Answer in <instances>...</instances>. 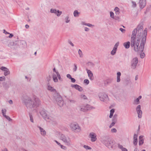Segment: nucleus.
<instances>
[{
    "label": "nucleus",
    "mask_w": 151,
    "mask_h": 151,
    "mask_svg": "<svg viewBox=\"0 0 151 151\" xmlns=\"http://www.w3.org/2000/svg\"><path fill=\"white\" fill-rule=\"evenodd\" d=\"M143 27L138 25L132 32L131 39V46L134 47L135 52H142L144 50L147 35V29L143 30Z\"/></svg>",
    "instance_id": "obj_1"
},
{
    "label": "nucleus",
    "mask_w": 151,
    "mask_h": 151,
    "mask_svg": "<svg viewBox=\"0 0 151 151\" xmlns=\"http://www.w3.org/2000/svg\"><path fill=\"white\" fill-rule=\"evenodd\" d=\"M24 101L27 107L29 109L38 106L40 102L38 98H35L32 99L28 96L25 97Z\"/></svg>",
    "instance_id": "obj_2"
},
{
    "label": "nucleus",
    "mask_w": 151,
    "mask_h": 151,
    "mask_svg": "<svg viewBox=\"0 0 151 151\" xmlns=\"http://www.w3.org/2000/svg\"><path fill=\"white\" fill-rule=\"evenodd\" d=\"M102 141L104 144L110 149L113 148L114 147L115 144L114 141L109 136H105L102 137Z\"/></svg>",
    "instance_id": "obj_3"
},
{
    "label": "nucleus",
    "mask_w": 151,
    "mask_h": 151,
    "mask_svg": "<svg viewBox=\"0 0 151 151\" xmlns=\"http://www.w3.org/2000/svg\"><path fill=\"white\" fill-rule=\"evenodd\" d=\"M59 139L68 146H69L72 145L71 139L68 136L60 134Z\"/></svg>",
    "instance_id": "obj_4"
},
{
    "label": "nucleus",
    "mask_w": 151,
    "mask_h": 151,
    "mask_svg": "<svg viewBox=\"0 0 151 151\" xmlns=\"http://www.w3.org/2000/svg\"><path fill=\"white\" fill-rule=\"evenodd\" d=\"M54 100L55 101L56 103L60 106H63V101L61 96L57 93L55 92L53 94Z\"/></svg>",
    "instance_id": "obj_5"
},
{
    "label": "nucleus",
    "mask_w": 151,
    "mask_h": 151,
    "mask_svg": "<svg viewBox=\"0 0 151 151\" xmlns=\"http://www.w3.org/2000/svg\"><path fill=\"white\" fill-rule=\"evenodd\" d=\"M70 127L73 131L76 132H79L81 128L79 125L75 123H71L70 125Z\"/></svg>",
    "instance_id": "obj_6"
},
{
    "label": "nucleus",
    "mask_w": 151,
    "mask_h": 151,
    "mask_svg": "<svg viewBox=\"0 0 151 151\" xmlns=\"http://www.w3.org/2000/svg\"><path fill=\"white\" fill-rule=\"evenodd\" d=\"M46 121L53 125H56L57 124L56 117L53 115L48 116L47 118L46 119Z\"/></svg>",
    "instance_id": "obj_7"
},
{
    "label": "nucleus",
    "mask_w": 151,
    "mask_h": 151,
    "mask_svg": "<svg viewBox=\"0 0 151 151\" xmlns=\"http://www.w3.org/2000/svg\"><path fill=\"white\" fill-rule=\"evenodd\" d=\"M138 61V59L137 57L133 58L132 59L131 62V67L132 69H134L136 68Z\"/></svg>",
    "instance_id": "obj_8"
},
{
    "label": "nucleus",
    "mask_w": 151,
    "mask_h": 151,
    "mask_svg": "<svg viewBox=\"0 0 151 151\" xmlns=\"http://www.w3.org/2000/svg\"><path fill=\"white\" fill-rule=\"evenodd\" d=\"M99 96L100 100L102 101H107L109 100L108 96L104 93H100Z\"/></svg>",
    "instance_id": "obj_9"
},
{
    "label": "nucleus",
    "mask_w": 151,
    "mask_h": 151,
    "mask_svg": "<svg viewBox=\"0 0 151 151\" xmlns=\"http://www.w3.org/2000/svg\"><path fill=\"white\" fill-rule=\"evenodd\" d=\"M89 137L92 142H95L97 140V135L94 132H91L89 134Z\"/></svg>",
    "instance_id": "obj_10"
},
{
    "label": "nucleus",
    "mask_w": 151,
    "mask_h": 151,
    "mask_svg": "<svg viewBox=\"0 0 151 151\" xmlns=\"http://www.w3.org/2000/svg\"><path fill=\"white\" fill-rule=\"evenodd\" d=\"M50 12L52 13H54L58 17L60 16L62 14L61 11H60L59 10H57L55 9L52 8L50 9Z\"/></svg>",
    "instance_id": "obj_11"
},
{
    "label": "nucleus",
    "mask_w": 151,
    "mask_h": 151,
    "mask_svg": "<svg viewBox=\"0 0 151 151\" xmlns=\"http://www.w3.org/2000/svg\"><path fill=\"white\" fill-rule=\"evenodd\" d=\"M119 42H117L115 45L112 50L111 52V55H114L115 54L116 51L117 50L118 47V46L119 45Z\"/></svg>",
    "instance_id": "obj_12"
},
{
    "label": "nucleus",
    "mask_w": 151,
    "mask_h": 151,
    "mask_svg": "<svg viewBox=\"0 0 151 151\" xmlns=\"http://www.w3.org/2000/svg\"><path fill=\"white\" fill-rule=\"evenodd\" d=\"M136 110L138 114V118H141L142 116V112L141 110L140 105H138L136 108Z\"/></svg>",
    "instance_id": "obj_13"
},
{
    "label": "nucleus",
    "mask_w": 151,
    "mask_h": 151,
    "mask_svg": "<svg viewBox=\"0 0 151 151\" xmlns=\"http://www.w3.org/2000/svg\"><path fill=\"white\" fill-rule=\"evenodd\" d=\"M0 69L4 72V74L5 76L8 75L10 73L9 69L3 66L1 67L0 68Z\"/></svg>",
    "instance_id": "obj_14"
},
{
    "label": "nucleus",
    "mask_w": 151,
    "mask_h": 151,
    "mask_svg": "<svg viewBox=\"0 0 151 151\" xmlns=\"http://www.w3.org/2000/svg\"><path fill=\"white\" fill-rule=\"evenodd\" d=\"M37 127L39 129L41 135L43 136H45L46 135V132L43 128H42L41 127L38 125H37Z\"/></svg>",
    "instance_id": "obj_15"
},
{
    "label": "nucleus",
    "mask_w": 151,
    "mask_h": 151,
    "mask_svg": "<svg viewBox=\"0 0 151 151\" xmlns=\"http://www.w3.org/2000/svg\"><path fill=\"white\" fill-rule=\"evenodd\" d=\"M86 70L87 71V73H88L89 79L91 80H93L94 79V77L92 72L90 70L87 69H86Z\"/></svg>",
    "instance_id": "obj_16"
},
{
    "label": "nucleus",
    "mask_w": 151,
    "mask_h": 151,
    "mask_svg": "<svg viewBox=\"0 0 151 151\" xmlns=\"http://www.w3.org/2000/svg\"><path fill=\"white\" fill-rule=\"evenodd\" d=\"M71 86L72 87L75 88L76 89L78 90V91H81L83 90L82 88L80 86L77 84H72L71 85Z\"/></svg>",
    "instance_id": "obj_17"
},
{
    "label": "nucleus",
    "mask_w": 151,
    "mask_h": 151,
    "mask_svg": "<svg viewBox=\"0 0 151 151\" xmlns=\"http://www.w3.org/2000/svg\"><path fill=\"white\" fill-rule=\"evenodd\" d=\"M139 4L140 7L143 8L146 4V0H140Z\"/></svg>",
    "instance_id": "obj_18"
},
{
    "label": "nucleus",
    "mask_w": 151,
    "mask_h": 151,
    "mask_svg": "<svg viewBox=\"0 0 151 151\" xmlns=\"http://www.w3.org/2000/svg\"><path fill=\"white\" fill-rule=\"evenodd\" d=\"M133 139V144L134 145H136L137 143V134H134Z\"/></svg>",
    "instance_id": "obj_19"
},
{
    "label": "nucleus",
    "mask_w": 151,
    "mask_h": 151,
    "mask_svg": "<svg viewBox=\"0 0 151 151\" xmlns=\"http://www.w3.org/2000/svg\"><path fill=\"white\" fill-rule=\"evenodd\" d=\"M40 114L42 117L46 120V119L47 118L48 116L47 115L46 112L42 111L40 112Z\"/></svg>",
    "instance_id": "obj_20"
},
{
    "label": "nucleus",
    "mask_w": 151,
    "mask_h": 151,
    "mask_svg": "<svg viewBox=\"0 0 151 151\" xmlns=\"http://www.w3.org/2000/svg\"><path fill=\"white\" fill-rule=\"evenodd\" d=\"M52 77L53 81L55 82H57L58 81V80L57 78V74L56 73H53L52 75Z\"/></svg>",
    "instance_id": "obj_21"
},
{
    "label": "nucleus",
    "mask_w": 151,
    "mask_h": 151,
    "mask_svg": "<svg viewBox=\"0 0 151 151\" xmlns=\"http://www.w3.org/2000/svg\"><path fill=\"white\" fill-rule=\"evenodd\" d=\"M142 98L141 96H139L138 98L134 100L133 104H138L139 103V100Z\"/></svg>",
    "instance_id": "obj_22"
},
{
    "label": "nucleus",
    "mask_w": 151,
    "mask_h": 151,
    "mask_svg": "<svg viewBox=\"0 0 151 151\" xmlns=\"http://www.w3.org/2000/svg\"><path fill=\"white\" fill-rule=\"evenodd\" d=\"M143 137L142 136H140L139 137V144L140 146L142 145L144 143V139H143Z\"/></svg>",
    "instance_id": "obj_23"
},
{
    "label": "nucleus",
    "mask_w": 151,
    "mask_h": 151,
    "mask_svg": "<svg viewBox=\"0 0 151 151\" xmlns=\"http://www.w3.org/2000/svg\"><path fill=\"white\" fill-rule=\"evenodd\" d=\"M117 80L116 82L118 83L120 81V76H121V73L120 72H118L117 73Z\"/></svg>",
    "instance_id": "obj_24"
},
{
    "label": "nucleus",
    "mask_w": 151,
    "mask_h": 151,
    "mask_svg": "<svg viewBox=\"0 0 151 151\" xmlns=\"http://www.w3.org/2000/svg\"><path fill=\"white\" fill-rule=\"evenodd\" d=\"M118 147L122 151H128L127 150L123 147V146L119 144H118Z\"/></svg>",
    "instance_id": "obj_25"
},
{
    "label": "nucleus",
    "mask_w": 151,
    "mask_h": 151,
    "mask_svg": "<svg viewBox=\"0 0 151 151\" xmlns=\"http://www.w3.org/2000/svg\"><path fill=\"white\" fill-rule=\"evenodd\" d=\"M130 45V42L129 41L126 42H124L123 44L124 46L126 49H128Z\"/></svg>",
    "instance_id": "obj_26"
},
{
    "label": "nucleus",
    "mask_w": 151,
    "mask_h": 151,
    "mask_svg": "<svg viewBox=\"0 0 151 151\" xmlns=\"http://www.w3.org/2000/svg\"><path fill=\"white\" fill-rule=\"evenodd\" d=\"M47 89L48 90L51 91H53L55 90L50 85L49 83H48L47 84Z\"/></svg>",
    "instance_id": "obj_27"
},
{
    "label": "nucleus",
    "mask_w": 151,
    "mask_h": 151,
    "mask_svg": "<svg viewBox=\"0 0 151 151\" xmlns=\"http://www.w3.org/2000/svg\"><path fill=\"white\" fill-rule=\"evenodd\" d=\"M64 20L66 23H69L70 21V19L69 15H68L65 17Z\"/></svg>",
    "instance_id": "obj_28"
},
{
    "label": "nucleus",
    "mask_w": 151,
    "mask_h": 151,
    "mask_svg": "<svg viewBox=\"0 0 151 151\" xmlns=\"http://www.w3.org/2000/svg\"><path fill=\"white\" fill-rule=\"evenodd\" d=\"M117 121V119H112V122L110 125L109 126V127L110 128H111L112 127L114 126L115 124L116 123V122Z\"/></svg>",
    "instance_id": "obj_29"
},
{
    "label": "nucleus",
    "mask_w": 151,
    "mask_h": 151,
    "mask_svg": "<svg viewBox=\"0 0 151 151\" xmlns=\"http://www.w3.org/2000/svg\"><path fill=\"white\" fill-rule=\"evenodd\" d=\"M86 106L87 110H91L95 109V108L93 106H91L89 105H86Z\"/></svg>",
    "instance_id": "obj_30"
},
{
    "label": "nucleus",
    "mask_w": 151,
    "mask_h": 151,
    "mask_svg": "<svg viewBox=\"0 0 151 151\" xmlns=\"http://www.w3.org/2000/svg\"><path fill=\"white\" fill-rule=\"evenodd\" d=\"M114 109H112L110 111V114L109 116L110 118H111L113 116L114 113Z\"/></svg>",
    "instance_id": "obj_31"
},
{
    "label": "nucleus",
    "mask_w": 151,
    "mask_h": 151,
    "mask_svg": "<svg viewBox=\"0 0 151 151\" xmlns=\"http://www.w3.org/2000/svg\"><path fill=\"white\" fill-rule=\"evenodd\" d=\"M86 109V106H82L80 107V110L81 111L85 112L87 111Z\"/></svg>",
    "instance_id": "obj_32"
},
{
    "label": "nucleus",
    "mask_w": 151,
    "mask_h": 151,
    "mask_svg": "<svg viewBox=\"0 0 151 151\" xmlns=\"http://www.w3.org/2000/svg\"><path fill=\"white\" fill-rule=\"evenodd\" d=\"M78 54L79 55V57L80 58H82L83 56V55L81 50L80 49H79L78 52Z\"/></svg>",
    "instance_id": "obj_33"
},
{
    "label": "nucleus",
    "mask_w": 151,
    "mask_h": 151,
    "mask_svg": "<svg viewBox=\"0 0 151 151\" xmlns=\"http://www.w3.org/2000/svg\"><path fill=\"white\" fill-rule=\"evenodd\" d=\"M113 19H115V20L118 22H119L120 21V19L119 17L117 16H115L114 17V18H113Z\"/></svg>",
    "instance_id": "obj_34"
},
{
    "label": "nucleus",
    "mask_w": 151,
    "mask_h": 151,
    "mask_svg": "<svg viewBox=\"0 0 151 151\" xmlns=\"http://www.w3.org/2000/svg\"><path fill=\"white\" fill-rule=\"evenodd\" d=\"M79 14V12H78V11L75 10L74 12L73 15L74 17H77L78 16Z\"/></svg>",
    "instance_id": "obj_35"
},
{
    "label": "nucleus",
    "mask_w": 151,
    "mask_h": 151,
    "mask_svg": "<svg viewBox=\"0 0 151 151\" xmlns=\"http://www.w3.org/2000/svg\"><path fill=\"white\" fill-rule=\"evenodd\" d=\"M57 77L58 78V79L60 81H63L62 78L60 76L59 73V72L57 73Z\"/></svg>",
    "instance_id": "obj_36"
},
{
    "label": "nucleus",
    "mask_w": 151,
    "mask_h": 151,
    "mask_svg": "<svg viewBox=\"0 0 151 151\" xmlns=\"http://www.w3.org/2000/svg\"><path fill=\"white\" fill-rule=\"evenodd\" d=\"M81 98L83 99H87V98L86 96L84 94H81L80 96Z\"/></svg>",
    "instance_id": "obj_37"
},
{
    "label": "nucleus",
    "mask_w": 151,
    "mask_h": 151,
    "mask_svg": "<svg viewBox=\"0 0 151 151\" xmlns=\"http://www.w3.org/2000/svg\"><path fill=\"white\" fill-rule=\"evenodd\" d=\"M83 147L86 150H90L91 149V147L87 145H84Z\"/></svg>",
    "instance_id": "obj_38"
},
{
    "label": "nucleus",
    "mask_w": 151,
    "mask_h": 151,
    "mask_svg": "<svg viewBox=\"0 0 151 151\" xmlns=\"http://www.w3.org/2000/svg\"><path fill=\"white\" fill-rule=\"evenodd\" d=\"M132 6L133 8L137 6V4L136 2L133 1H132Z\"/></svg>",
    "instance_id": "obj_39"
},
{
    "label": "nucleus",
    "mask_w": 151,
    "mask_h": 151,
    "mask_svg": "<svg viewBox=\"0 0 151 151\" xmlns=\"http://www.w3.org/2000/svg\"><path fill=\"white\" fill-rule=\"evenodd\" d=\"M6 110L5 109H4L2 110V113L3 114L4 116L5 115H6Z\"/></svg>",
    "instance_id": "obj_40"
},
{
    "label": "nucleus",
    "mask_w": 151,
    "mask_h": 151,
    "mask_svg": "<svg viewBox=\"0 0 151 151\" xmlns=\"http://www.w3.org/2000/svg\"><path fill=\"white\" fill-rule=\"evenodd\" d=\"M29 117H30V121L32 122L33 123L34 122L33 118L32 115L31 114H29Z\"/></svg>",
    "instance_id": "obj_41"
},
{
    "label": "nucleus",
    "mask_w": 151,
    "mask_h": 151,
    "mask_svg": "<svg viewBox=\"0 0 151 151\" xmlns=\"http://www.w3.org/2000/svg\"><path fill=\"white\" fill-rule=\"evenodd\" d=\"M69 101L72 104H75L76 102V100H73V99H70L69 100Z\"/></svg>",
    "instance_id": "obj_42"
},
{
    "label": "nucleus",
    "mask_w": 151,
    "mask_h": 151,
    "mask_svg": "<svg viewBox=\"0 0 151 151\" xmlns=\"http://www.w3.org/2000/svg\"><path fill=\"white\" fill-rule=\"evenodd\" d=\"M74 68L73 69V72H76L77 70V67L76 65V64H74Z\"/></svg>",
    "instance_id": "obj_43"
},
{
    "label": "nucleus",
    "mask_w": 151,
    "mask_h": 151,
    "mask_svg": "<svg viewBox=\"0 0 151 151\" xmlns=\"http://www.w3.org/2000/svg\"><path fill=\"white\" fill-rule=\"evenodd\" d=\"M110 17L113 19V18H114V17H115L114 16V13L113 12H110Z\"/></svg>",
    "instance_id": "obj_44"
},
{
    "label": "nucleus",
    "mask_w": 151,
    "mask_h": 151,
    "mask_svg": "<svg viewBox=\"0 0 151 151\" xmlns=\"http://www.w3.org/2000/svg\"><path fill=\"white\" fill-rule=\"evenodd\" d=\"M60 147L61 149L64 150H65L67 149V147L66 146H64L61 144L60 146Z\"/></svg>",
    "instance_id": "obj_45"
},
{
    "label": "nucleus",
    "mask_w": 151,
    "mask_h": 151,
    "mask_svg": "<svg viewBox=\"0 0 151 151\" xmlns=\"http://www.w3.org/2000/svg\"><path fill=\"white\" fill-rule=\"evenodd\" d=\"M68 42L72 46V47L74 46V45L72 42H71V41L70 40H68Z\"/></svg>",
    "instance_id": "obj_46"
},
{
    "label": "nucleus",
    "mask_w": 151,
    "mask_h": 151,
    "mask_svg": "<svg viewBox=\"0 0 151 151\" xmlns=\"http://www.w3.org/2000/svg\"><path fill=\"white\" fill-rule=\"evenodd\" d=\"M6 78L4 76H2L0 77V81H4L5 80Z\"/></svg>",
    "instance_id": "obj_47"
},
{
    "label": "nucleus",
    "mask_w": 151,
    "mask_h": 151,
    "mask_svg": "<svg viewBox=\"0 0 151 151\" xmlns=\"http://www.w3.org/2000/svg\"><path fill=\"white\" fill-rule=\"evenodd\" d=\"M117 130L115 128H112L111 129V132L112 133H116Z\"/></svg>",
    "instance_id": "obj_48"
},
{
    "label": "nucleus",
    "mask_w": 151,
    "mask_h": 151,
    "mask_svg": "<svg viewBox=\"0 0 151 151\" xmlns=\"http://www.w3.org/2000/svg\"><path fill=\"white\" fill-rule=\"evenodd\" d=\"M140 58H143L145 56V54L144 52H142L140 54Z\"/></svg>",
    "instance_id": "obj_49"
},
{
    "label": "nucleus",
    "mask_w": 151,
    "mask_h": 151,
    "mask_svg": "<svg viewBox=\"0 0 151 151\" xmlns=\"http://www.w3.org/2000/svg\"><path fill=\"white\" fill-rule=\"evenodd\" d=\"M86 25L90 27H94V25L89 23H87L86 24Z\"/></svg>",
    "instance_id": "obj_50"
},
{
    "label": "nucleus",
    "mask_w": 151,
    "mask_h": 151,
    "mask_svg": "<svg viewBox=\"0 0 151 151\" xmlns=\"http://www.w3.org/2000/svg\"><path fill=\"white\" fill-rule=\"evenodd\" d=\"M4 116V117H5L7 119L9 120V121H10L12 120V119L8 116H6V115H5V116Z\"/></svg>",
    "instance_id": "obj_51"
},
{
    "label": "nucleus",
    "mask_w": 151,
    "mask_h": 151,
    "mask_svg": "<svg viewBox=\"0 0 151 151\" xmlns=\"http://www.w3.org/2000/svg\"><path fill=\"white\" fill-rule=\"evenodd\" d=\"M84 83H86L87 85L89 83V81L88 79H85L84 81Z\"/></svg>",
    "instance_id": "obj_52"
},
{
    "label": "nucleus",
    "mask_w": 151,
    "mask_h": 151,
    "mask_svg": "<svg viewBox=\"0 0 151 151\" xmlns=\"http://www.w3.org/2000/svg\"><path fill=\"white\" fill-rule=\"evenodd\" d=\"M119 30L121 31L122 33H124L125 31V30L122 28H119Z\"/></svg>",
    "instance_id": "obj_53"
},
{
    "label": "nucleus",
    "mask_w": 151,
    "mask_h": 151,
    "mask_svg": "<svg viewBox=\"0 0 151 151\" xmlns=\"http://www.w3.org/2000/svg\"><path fill=\"white\" fill-rule=\"evenodd\" d=\"M66 76L68 78L70 79L72 78L70 74H67Z\"/></svg>",
    "instance_id": "obj_54"
},
{
    "label": "nucleus",
    "mask_w": 151,
    "mask_h": 151,
    "mask_svg": "<svg viewBox=\"0 0 151 151\" xmlns=\"http://www.w3.org/2000/svg\"><path fill=\"white\" fill-rule=\"evenodd\" d=\"M54 141L56 143V144L59 146H60L61 145V144L57 141L56 140H54Z\"/></svg>",
    "instance_id": "obj_55"
},
{
    "label": "nucleus",
    "mask_w": 151,
    "mask_h": 151,
    "mask_svg": "<svg viewBox=\"0 0 151 151\" xmlns=\"http://www.w3.org/2000/svg\"><path fill=\"white\" fill-rule=\"evenodd\" d=\"M114 10L115 12H118L119 11V9L118 7H115Z\"/></svg>",
    "instance_id": "obj_56"
},
{
    "label": "nucleus",
    "mask_w": 151,
    "mask_h": 151,
    "mask_svg": "<svg viewBox=\"0 0 151 151\" xmlns=\"http://www.w3.org/2000/svg\"><path fill=\"white\" fill-rule=\"evenodd\" d=\"M70 79L72 82L74 83L76 81V80L74 78H72Z\"/></svg>",
    "instance_id": "obj_57"
},
{
    "label": "nucleus",
    "mask_w": 151,
    "mask_h": 151,
    "mask_svg": "<svg viewBox=\"0 0 151 151\" xmlns=\"http://www.w3.org/2000/svg\"><path fill=\"white\" fill-rule=\"evenodd\" d=\"M88 65H92V66H93L94 65V64L92 63L91 62H89L88 63Z\"/></svg>",
    "instance_id": "obj_58"
},
{
    "label": "nucleus",
    "mask_w": 151,
    "mask_h": 151,
    "mask_svg": "<svg viewBox=\"0 0 151 151\" xmlns=\"http://www.w3.org/2000/svg\"><path fill=\"white\" fill-rule=\"evenodd\" d=\"M85 31L86 32H88L89 31V29L87 27H85L84 28Z\"/></svg>",
    "instance_id": "obj_59"
},
{
    "label": "nucleus",
    "mask_w": 151,
    "mask_h": 151,
    "mask_svg": "<svg viewBox=\"0 0 151 151\" xmlns=\"http://www.w3.org/2000/svg\"><path fill=\"white\" fill-rule=\"evenodd\" d=\"M22 44H26V42L22 40L20 42Z\"/></svg>",
    "instance_id": "obj_60"
},
{
    "label": "nucleus",
    "mask_w": 151,
    "mask_h": 151,
    "mask_svg": "<svg viewBox=\"0 0 151 151\" xmlns=\"http://www.w3.org/2000/svg\"><path fill=\"white\" fill-rule=\"evenodd\" d=\"M53 71L55 72L54 73H56V74H57V73L58 72V71L56 70L55 68L53 69Z\"/></svg>",
    "instance_id": "obj_61"
},
{
    "label": "nucleus",
    "mask_w": 151,
    "mask_h": 151,
    "mask_svg": "<svg viewBox=\"0 0 151 151\" xmlns=\"http://www.w3.org/2000/svg\"><path fill=\"white\" fill-rule=\"evenodd\" d=\"M8 102L10 104H13V102L11 100H9L8 101Z\"/></svg>",
    "instance_id": "obj_62"
},
{
    "label": "nucleus",
    "mask_w": 151,
    "mask_h": 151,
    "mask_svg": "<svg viewBox=\"0 0 151 151\" xmlns=\"http://www.w3.org/2000/svg\"><path fill=\"white\" fill-rule=\"evenodd\" d=\"M10 35L9 36V38H12V37L13 36V35L12 34H9Z\"/></svg>",
    "instance_id": "obj_63"
},
{
    "label": "nucleus",
    "mask_w": 151,
    "mask_h": 151,
    "mask_svg": "<svg viewBox=\"0 0 151 151\" xmlns=\"http://www.w3.org/2000/svg\"><path fill=\"white\" fill-rule=\"evenodd\" d=\"M134 151H139V149L137 148H135L134 149Z\"/></svg>",
    "instance_id": "obj_64"
}]
</instances>
